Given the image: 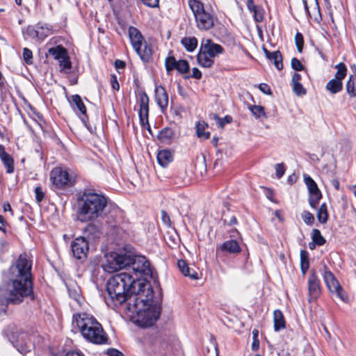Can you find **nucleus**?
<instances>
[{"mask_svg": "<svg viewBox=\"0 0 356 356\" xmlns=\"http://www.w3.org/2000/svg\"><path fill=\"white\" fill-rule=\"evenodd\" d=\"M31 263L20 254L8 272L7 280L0 285V313L6 314L9 305H19L33 300Z\"/></svg>", "mask_w": 356, "mask_h": 356, "instance_id": "obj_1", "label": "nucleus"}, {"mask_svg": "<svg viewBox=\"0 0 356 356\" xmlns=\"http://www.w3.org/2000/svg\"><path fill=\"white\" fill-rule=\"evenodd\" d=\"M149 283L134 277L130 272H122L112 276L107 282L106 291L108 297L105 301L111 307L125 304L128 306L129 299L139 292L143 291Z\"/></svg>", "mask_w": 356, "mask_h": 356, "instance_id": "obj_2", "label": "nucleus"}, {"mask_svg": "<svg viewBox=\"0 0 356 356\" xmlns=\"http://www.w3.org/2000/svg\"><path fill=\"white\" fill-rule=\"evenodd\" d=\"M153 290L150 284H146L143 291L131 296L126 307L127 314L134 319L139 326L146 327L152 326L161 314V307L152 304Z\"/></svg>", "mask_w": 356, "mask_h": 356, "instance_id": "obj_3", "label": "nucleus"}, {"mask_svg": "<svg viewBox=\"0 0 356 356\" xmlns=\"http://www.w3.org/2000/svg\"><path fill=\"white\" fill-rule=\"evenodd\" d=\"M108 200L106 196L85 190L77 199L78 218L82 222L95 220L106 215Z\"/></svg>", "mask_w": 356, "mask_h": 356, "instance_id": "obj_4", "label": "nucleus"}, {"mask_svg": "<svg viewBox=\"0 0 356 356\" xmlns=\"http://www.w3.org/2000/svg\"><path fill=\"white\" fill-rule=\"evenodd\" d=\"M72 323L88 341L95 344H102L106 341V335L102 325L92 315L87 313L75 314L73 315Z\"/></svg>", "mask_w": 356, "mask_h": 356, "instance_id": "obj_5", "label": "nucleus"}, {"mask_svg": "<svg viewBox=\"0 0 356 356\" xmlns=\"http://www.w3.org/2000/svg\"><path fill=\"white\" fill-rule=\"evenodd\" d=\"M188 5L195 18L197 28L207 31L214 26V17L209 10L205 9L203 3L198 0H188Z\"/></svg>", "mask_w": 356, "mask_h": 356, "instance_id": "obj_6", "label": "nucleus"}, {"mask_svg": "<svg viewBox=\"0 0 356 356\" xmlns=\"http://www.w3.org/2000/svg\"><path fill=\"white\" fill-rule=\"evenodd\" d=\"M129 36L133 48L139 55L140 58L148 62L152 54V49L150 45L147 44L141 34L140 31L134 26L129 28Z\"/></svg>", "mask_w": 356, "mask_h": 356, "instance_id": "obj_7", "label": "nucleus"}, {"mask_svg": "<svg viewBox=\"0 0 356 356\" xmlns=\"http://www.w3.org/2000/svg\"><path fill=\"white\" fill-rule=\"evenodd\" d=\"M130 261L129 252H111L105 255L102 268L106 272L111 273L129 266Z\"/></svg>", "mask_w": 356, "mask_h": 356, "instance_id": "obj_8", "label": "nucleus"}, {"mask_svg": "<svg viewBox=\"0 0 356 356\" xmlns=\"http://www.w3.org/2000/svg\"><path fill=\"white\" fill-rule=\"evenodd\" d=\"M4 334L8 341L20 353L24 354L30 351L31 345L27 342L26 334L20 332L15 325H8L4 330Z\"/></svg>", "mask_w": 356, "mask_h": 356, "instance_id": "obj_9", "label": "nucleus"}, {"mask_svg": "<svg viewBox=\"0 0 356 356\" xmlns=\"http://www.w3.org/2000/svg\"><path fill=\"white\" fill-rule=\"evenodd\" d=\"M50 180L56 188L70 187L75 183V175L68 168H54L50 173Z\"/></svg>", "mask_w": 356, "mask_h": 356, "instance_id": "obj_10", "label": "nucleus"}, {"mask_svg": "<svg viewBox=\"0 0 356 356\" xmlns=\"http://www.w3.org/2000/svg\"><path fill=\"white\" fill-rule=\"evenodd\" d=\"M129 258L131 261L129 266L131 267L136 277L138 278V274L140 275H152V272L150 264L144 256L136 255L129 252Z\"/></svg>", "mask_w": 356, "mask_h": 356, "instance_id": "obj_11", "label": "nucleus"}, {"mask_svg": "<svg viewBox=\"0 0 356 356\" xmlns=\"http://www.w3.org/2000/svg\"><path fill=\"white\" fill-rule=\"evenodd\" d=\"M71 251L73 257L78 260H84L89 250L88 242L85 237L76 238L71 243Z\"/></svg>", "mask_w": 356, "mask_h": 356, "instance_id": "obj_12", "label": "nucleus"}, {"mask_svg": "<svg viewBox=\"0 0 356 356\" xmlns=\"http://www.w3.org/2000/svg\"><path fill=\"white\" fill-rule=\"evenodd\" d=\"M138 102L140 109L138 111L140 122L142 126H147L149 130L150 127L148 122L149 115V97L145 92L141 90L138 93Z\"/></svg>", "mask_w": 356, "mask_h": 356, "instance_id": "obj_13", "label": "nucleus"}, {"mask_svg": "<svg viewBox=\"0 0 356 356\" xmlns=\"http://www.w3.org/2000/svg\"><path fill=\"white\" fill-rule=\"evenodd\" d=\"M323 277L330 291L332 293H335L341 300L344 302L346 301L348 297L343 292L339 282L334 277V275L330 271H326L325 272Z\"/></svg>", "mask_w": 356, "mask_h": 356, "instance_id": "obj_14", "label": "nucleus"}, {"mask_svg": "<svg viewBox=\"0 0 356 356\" xmlns=\"http://www.w3.org/2000/svg\"><path fill=\"white\" fill-rule=\"evenodd\" d=\"M200 47L213 59L215 56L222 54L224 50L221 45L213 42L209 39L203 40Z\"/></svg>", "mask_w": 356, "mask_h": 356, "instance_id": "obj_15", "label": "nucleus"}, {"mask_svg": "<svg viewBox=\"0 0 356 356\" xmlns=\"http://www.w3.org/2000/svg\"><path fill=\"white\" fill-rule=\"evenodd\" d=\"M155 99L158 106L163 111L168 105V95L164 88L161 86H158L155 88Z\"/></svg>", "mask_w": 356, "mask_h": 356, "instance_id": "obj_16", "label": "nucleus"}, {"mask_svg": "<svg viewBox=\"0 0 356 356\" xmlns=\"http://www.w3.org/2000/svg\"><path fill=\"white\" fill-rule=\"evenodd\" d=\"M177 266L184 276L189 277L192 280H197L199 278L197 273L193 268H190L185 260H178Z\"/></svg>", "mask_w": 356, "mask_h": 356, "instance_id": "obj_17", "label": "nucleus"}, {"mask_svg": "<svg viewBox=\"0 0 356 356\" xmlns=\"http://www.w3.org/2000/svg\"><path fill=\"white\" fill-rule=\"evenodd\" d=\"M156 159L159 164L165 168L173 161V155L170 150L162 149L158 152Z\"/></svg>", "mask_w": 356, "mask_h": 356, "instance_id": "obj_18", "label": "nucleus"}, {"mask_svg": "<svg viewBox=\"0 0 356 356\" xmlns=\"http://www.w3.org/2000/svg\"><path fill=\"white\" fill-rule=\"evenodd\" d=\"M0 159L6 168V172L12 173L14 170L13 159L6 152L4 147L1 145H0Z\"/></svg>", "mask_w": 356, "mask_h": 356, "instance_id": "obj_19", "label": "nucleus"}, {"mask_svg": "<svg viewBox=\"0 0 356 356\" xmlns=\"http://www.w3.org/2000/svg\"><path fill=\"white\" fill-rule=\"evenodd\" d=\"M264 52L266 58L273 62L275 67L278 70H281L283 68L282 56L279 51L270 52L267 49H264Z\"/></svg>", "mask_w": 356, "mask_h": 356, "instance_id": "obj_20", "label": "nucleus"}, {"mask_svg": "<svg viewBox=\"0 0 356 356\" xmlns=\"http://www.w3.org/2000/svg\"><path fill=\"white\" fill-rule=\"evenodd\" d=\"M197 60L198 64L202 67H211L214 63V59L204 52L201 47L197 56Z\"/></svg>", "mask_w": 356, "mask_h": 356, "instance_id": "obj_21", "label": "nucleus"}, {"mask_svg": "<svg viewBox=\"0 0 356 356\" xmlns=\"http://www.w3.org/2000/svg\"><path fill=\"white\" fill-rule=\"evenodd\" d=\"M220 250L229 254H238L241 252V248L236 240L225 241L220 246Z\"/></svg>", "mask_w": 356, "mask_h": 356, "instance_id": "obj_22", "label": "nucleus"}, {"mask_svg": "<svg viewBox=\"0 0 356 356\" xmlns=\"http://www.w3.org/2000/svg\"><path fill=\"white\" fill-rule=\"evenodd\" d=\"M83 233L89 239H95L101 235L100 227L95 223H89L84 228Z\"/></svg>", "mask_w": 356, "mask_h": 356, "instance_id": "obj_23", "label": "nucleus"}, {"mask_svg": "<svg viewBox=\"0 0 356 356\" xmlns=\"http://www.w3.org/2000/svg\"><path fill=\"white\" fill-rule=\"evenodd\" d=\"M71 104L73 109L76 112V113H79L81 115L86 114V108L79 95H74L71 97Z\"/></svg>", "mask_w": 356, "mask_h": 356, "instance_id": "obj_24", "label": "nucleus"}, {"mask_svg": "<svg viewBox=\"0 0 356 356\" xmlns=\"http://www.w3.org/2000/svg\"><path fill=\"white\" fill-rule=\"evenodd\" d=\"M273 322L274 329L275 331H279L285 328V320L282 312L277 309L273 313Z\"/></svg>", "mask_w": 356, "mask_h": 356, "instance_id": "obj_25", "label": "nucleus"}, {"mask_svg": "<svg viewBox=\"0 0 356 356\" xmlns=\"http://www.w3.org/2000/svg\"><path fill=\"white\" fill-rule=\"evenodd\" d=\"M208 125L204 121H199L196 123V134L198 138L206 140L210 137V132L205 131Z\"/></svg>", "mask_w": 356, "mask_h": 356, "instance_id": "obj_26", "label": "nucleus"}, {"mask_svg": "<svg viewBox=\"0 0 356 356\" xmlns=\"http://www.w3.org/2000/svg\"><path fill=\"white\" fill-rule=\"evenodd\" d=\"M48 54L51 55L54 59L59 60L65 58L67 54L66 49L61 45H58L55 47H51L48 49Z\"/></svg>", "mask_w": 356, "mask_h": 356, "instance_id": "obj_27", "label": "nucleus"}, {"mask_svg": "<svg viewBox=\"0 0 356 356\" xmlns=\"http://www.w3.org/2000/svg\"><path fill=\"white\" fill-rule=\"evenodd\" d=\"M181 43L186 51L192 52L197 48L198 42L195 37H185L181 39Z\"/></svg>", "mask_w": 356, "mask_h": 356, "instance_id": "obj_28", "label": "nucleus"}, {"mask_svg": "<svg viewBox=\"0 0 356 356\" xmlns=\"http://www.w3.org/2000/svg\"><path fill=\"white\" fill-rule=\"evenodd\" d=\"M343 88L342 81L332 79L326 84V89L332 94L339 92Z\"/></svg>", "mask_w": 356, "mask_h": 356, "instance_id": "obj_29", "label": "nucleus"}, {"mask_svg": "<svg viewBox=\"0 0 356 356\" xmlns=\"http://www.w3.org/2000/svg\"><path fill=\"white\" fill-rule=\"evenodd\" d=\"M174 131L169 127L161 129L158 135L159 139L163 143H168L174 137Z\"/></svg>", "mask_w": 356, "mask_h": 356, "instance_id": "obj_30", "label": "nucleus"}, {"mask_svg": "<svg viewBox=\"0 0 356 356\" xmlns=\"http://www.w3.org/2000/svg\"><path fill=\"white\" fill-rule=\"evenodd\" d=\"M300 268L303 275H305L309 267V253L305 250H302L300 251Z\"/></svg>", "mask_w": 356, "mask_h": 356, "instance_id": "obj_31", "label": "nucleus"}, {"mask_svg": "<svg viewBox=\"0 0 356 356\" xmlns=\"http://www.w3.org/2000/svg\"><path fill=\"white\" fill-rule=\"evenodd\" d=\"M42 30V26H37L36 29H35L33 26H28L26 29L25 34L31 38H38L39 40H43L44 37H46V35H42L40 33V31Z\"/></svg>", "mask_w": 356, "mask_h": 356, "instance_id": "obj_32", "label": "nucleus"}, {"mask_svg": "<svg viewBox=\"0 0 356 356\" xmlns=\"http://www.w3.org/2000/svg\"><path fill=\"white\" fill-rule=\"evenodd\" d=\"M317 219L320 223L324 224L327 221L328 213L327 205L323 203L318 208L316 213Z\"/></svg>", "mask_w": 356, "mask_h": 356, "instance_id": "obj_33", "label": "nucleus"}, {"mask_svg": "<svg viewBox=\"0 0 356 356\" xmlns=\"http://www.w3.org/2000/svg\"><path fill=\"white\" fill-rule=\"evenodd\" d=\"M67 289L70 297L81 305V296L80 295V288L76 285H70L67 286Z\"/></svg>", "mask_w": 356, "mask_h": 356, "instance_id": "obj_34", "label": "nucleus"}, {"mask_svg": "<svg viewBox=\"0 0 356 356\" xmlns=\"http://www.w3.org/2000/svg\"><path fill=\"white\" fill-rule=\"evenodd\" d=\"M347 92L352 97L356 96V76H350L346 84Z\"/></svg>", "mask_w": 356, "mask_h": 356, "instance_id": "obj_35", "label": "nucleus"}, {"mask_svg": "<svg viewBox=\"0 0 356 356\" xmlns=\"http://www.w3.org/2000/svg\"><path fill=\"white\" fill-rule=\"evenodd\" d=\"M335 67L337 70V71L335 73L334 79L342 81V80L344 79V77L346 75V72H347L346 67L343 63H340L337 64L335 66Z\"/></svg>", "mask_w": 356, "mask_h": 356, "instance_id": "obj_36", "label": "nucleus"}, {"mask_svg": "<svg viewBox=\"0 0 356 356\" xmlns=\"http://www.w3.org/2000/svg\"><path fill=\"white\" fill-rule=\"evenodd\" d=\"M58 61L60 72L68 73L72 68V63L69 59L68 55L67 54L65 58L60 59Z\"/></svg>", "mask_w": 356, "mask_h": 356, "instance_id": "obj_37", "label": "nucleus"}, {"mask_svg": "<svg viewBox=\"0 0 356 356\" xmlns=\"http://www.w3.org/2000/svg\"><path fill=\"white\" fill-rule=\"evenodd\" d=\"M325 239L321 235L320 231L316 229H313V247L315 245H323L325 243Z\"/></svg>", "mask_w": 356, "mask_h": 356, "instance_id": "obj_38", "label": "nucleus"}, {"mask_svg": "<svg viewBox=\"0 0 356 356\" xmlns=\"http://www.w3.org/2000/svg\"><path fill=\"white\" fill-rule=\"evenodd\" d=\"M177 60L173 56H168L165 59V65L167 72L169 74L171 71L176 69Z\"/></svg>", "mask_w": 356, "mask_h": 356, "instance_id": "obj_39", "label": "nucleus"}, {"mask_svg": "<svg viewBox=\"0 0 356 356\" xmlns=\"http://www.w3.org/2000/svg\"><path fill=\"white\" fill-rule=\"evenodd\" d=\"M176 70L181 74L186 73L189 70V65L186 60H179L177 62Z\"/></svg>", "mask_w": 356, "mask_h": 356, "instance_id": "obj_40", "label": "nucleus"}, {"mask_svg": "<svg viewBox=\"0 0 356 356\" xmlns=\"http://www.w3.org/2000/svg\"><path fill=\"white\" fill-rule=\"evenodd\" d=\"M252 113L257 118H259L261 116L265 115L264 108L263 106H252L250 108Z\"/></svg>", "mask_w": 356, "mask_h": 356, "instance_id": "obj_41", "label": "nucleus"}, {"mask_svg": "<svg viewBox=\"0 0 356 356\" xmlns=\"http://www.w3.org/2000/svg\"><path fill=\"white\" fill-rule=\"evenodd\" d=\"M215 119L216 120L217 125L220 128H223L225 124L230 123L232 121V118L229 115H226L223 118H220L216 115Z\"/></svg>", "mask_w": 356, "mask_h": 356, "instance_id": "obj_42", "label": "nucleus"}, {"mask_svg": "<svg viewBox=\"0 0 356 356\" xmlns=\"http://www.w3.org/2000/svg\"><path fill=\"white\" fill-rule=\"evenodd\" d=\"M321 197V193L316 183L313 180V207H314L315 202H318Z\"/></svg>", "mask_w": 356, "mask_h": 356, "instance_id": "obj_43", "label": "nucleus"}, {"mask_svg": "<svg viewBox=\"0 0 356 356\" xmlns=\"http://www.w3.org/2000/svg\"><path fill=\"white\" fill-rule=\"evenodd\" d=\"M295 42L298 52L301 53L303 49L304 40L300 33H297L295 36Z\"/></svg>", "mask_w": 356, "mask_h": 356, "instance_id": "obj_44", "label": "nucleus"}, {"mask_svg": "<svg viewBox=\"0 0 356 356\" xmlns=\"http://www.w3.org/2000/svg\"><path fill=\"white\" fill-rule=\"evenodd\" d=\"M293 90L296 95L300 96L306 94V89L302 86L300 83H295L292 84Z\"/></svg>", "mask_w": 356, "mask_h": 356, "instance_id": "obj_45", "label": "nucleus"}, {"mask_svg": "<svg viewBox=\"0 0 356 356\" xmlns=\"http://www.w3.org/2000/svg\"><path fill=\"white\" fill-rule=\"evenodd\" d=\"M253 17L257 22H261L264 19V10L260 7H257L254 10H252Z\"/></svg>", "mask_w": 356, "mask_h": 356, "instance_id": "obj_46", "label": "nucleus"}, {"mask_svg": "<svg viewBox=\"0 0 356 356\" xmlns=\"http://www.w3.org/2000/svg\"><path fill=\"white\" fill-rule=\"evenodd\" d=\"M304 179L309 192L308 202L312 206V178L309 175H304Z\"/></svg>", "mask_w": 356, "mask_h": 356, "instance_id": "obj_47", "label": "nucleus"}, {"mask_svg": "<svg viewBox=\"0 0 356 356\" xmlns=\"http://www.w3.org/2000/svg\"><path fill=\"white\" fill-rule=\"evenodd\" d=\"M23 58L26 63L31 64L33 63L32 51L28 48H24L23 49Z\"/></svg>", "mask_w": 356, "mask_h": 356, "instance_id": "obj_48", "label": "nucleus"}, {"mask_svg": "<svg viewBox=\"0 0 356 356\" xmlns=\"http://www.w3.org/2000/svg\"><path fill=\"white\" fill-rule=\"evenodd\" d=\"M291 67L296 71H301L304 70V66L301 62L296 58L291 59Z\"/></svg>", "mask_w": 356, "mask_h": 356, "instance_id": "obj_49", "label": "nucleus"}, {"mask_svg": "<svg viewBox=\"0 0 356 356\" xmlns=\"http://www.w3.org/2000/svg\"><path fill=\"white\" fill-rule=\"evenodd\" d=\"M313 298H316L320 291L319 289V282L315 278L314 275L313 274Z\"/></svg>", "mask_w": 356, "mask_h": 356, "instance_id": "obj_50", "label": "nucleus"}, {"mask_svg": "<svg viewBox=\"0 0 356 356\" xmlns=\"http://www.w3.org/2000/svg\"><path fill=\"white\" fill-rule=\"evenodd\" d=\"M276 175L278 178H281L285 172L284 165L283 163H278L275 165Z\"/></svg>", "mask_w": 356, "mask_h": 356, "instance_id": "obj_51", "label": "nucleus"}, {"mask_svg": "<svg viewBox=\"0 0 356 356\" xmlns=\"http://www.w3.org/2000/svg\"><path fill=\"white\" fill-rule=\"evenodd\" d=\"M35 198L36 200L40 202L44 198V194L42 191L41 186H37L35 189Z\"/></svg>", "mask_w": 356, "mask_h": 356, "instance_id": "obj_52", "label": "nucleus"}, {"mask_svg": "<svg viewBox=\"0 0 356 356\" xmlns=\"http://www.w3.org/2000/svg\"><path fill=\"white\" fill-rule=\"evenodd\" d=\"M141 1L150 8H157L159 3V0H141Z\"/></svg>", "mask_w": 356, "mask_h": 356, "instance_id": "obj_53", "label": "nucleus"}, {"mask_svg": "<svg viewBox=\"0 0 356 356\" xmlns=\"http://www.w3.org/2000/svg\"><path fill=\"white\" fill-rule=\"evenodd\" d=\"M259 90L264 94L271 95L272 92L270 88L266 83H260L259 86Z\"/></svg>", "mask_w": 356, "mask_h": 356, "instance_id": "obj_54", "label": "nucleus"}, {"mask_svg": "<svg viewBox=\"0 0 356 356\" xmlns=\"http://www.w3.org/2000/svg\"><path fill=\"white\" fill-rule=\"evenodd\" d=\"M302 217L305 223L307 225L311 224L312 214L309 211H304Z\"/></svg>", "mask_w": 356, "mask_h": 356, "instance_id": "obj_55", "label": "nucleus"}, {"mask_svg": "<svg viewBox=\"0 0 356 356\" xmlns=\"http://www.w3.org/2000/svg\"><path fill=\"white\" fill-rule=\"evenodd\" d=\"M0 92L1 96H6L8 92V87L3 81L0 82Z\"/></svg>", "mask_w": 356, "mask_h": 356, "instance_id": "obj_56", "label": "nucleus"}, {"mask_svg": "<svg viewBox=\"0 0 356 356\" xmlns=\"http://www.w3.org/2000/svg\"><path fill=\"white\" fill-rule=\"evenodd\" d=\"M161 218L165 225H170V217L165 211H161Z\"/></svg>", "mask_w": 356, "mask_h": 356, "instance_id": "obj_57", "label": "nucleus"}, {"mask_svg": "<svg viewBox=\"0 0 356 356\" xmlns=\"http://www.w3.org/2000/svg\"><path fill=\"white\" fill-rule=\"evenodd\" d=\"M107 354L109 356H123L122 353L117 349L110 348L107 350Z\"/></svg>", "mask_w": 356, "mask_h": 356, "instance_id": "obj_58", "label": "nucleus"}, {"mask_svg": "<svg viewBox=\"0 0 356 356\" xmlns=\"http://www.w3.org/2000/svg\"><path fill=\"white\" fill-rule=\"evenodd\" d=\"M246 5L250 12L254 10L258 7L254 4V0H246Z\"/></svg>", "mask_w": 356, "mask_h": 356, "instance_id": "obj_59", "label": "nucleus"}, {"mask_svg": "<svg viewBox=\"0 0 356 356\" xmlns=\"http://www.w3.org/2000/svg\"><path fill=\"white\" fill-rule=\"evenodd\" d=\"M111 86L113 90H118L120 88L119 83L117 80L116 76H112L111 78Z\"/></svg>", "mask_w": 356, "mask_h": 356, "instance_id": "obj_60", "label": "nucleus"}, {"mask_svg": "<svg viewBox=\"0 0 356 356\" xmlns=\"http://www.w3.org/2000/svg\"><path fill=\"white\" fill-rule=\"evenodd\" d=\"M192 77L200 79L202 77V72L196 67L193 68L192 70Z\"/></svg>", "mask_w": 356, "mask_h": 356, "instance_id": "obj_61", "label": "nucleus"}, {"mask_svg": "<svg viewBox=\"0 0 356 356\" xmlns=\"http://www.w3.org/2000/svg\"><path fill=\"white\" fill-rule=\"evenodd\" d=\"M0 230L3 232H6V222L4 218L0 215Z\"/></svg>", "mask_w": 356, "mask_h": 356, "instance_id": "obj_62", "label": "nucleus"}, {"mask_svg": "<svg viewBox=\"0 0 356 356\" xmlns=\"http://www.w3.org/2000/svg\"><path fill=\"white\" fill-rule=\"evenodd\" d=\"M115 66L117 69H123L125 67V63L122 60H117L115 62Z\"/></svg>", "mask_w": 356, "mask_h": 356, "instance_id": "obj_63", "label": "nucleus"}, {"mask_svg": "<svg viewBox=\"0 0 356 356\" xmlns=\"http://www.w3.org/2000/svg\"><path fill=\"white\" fill-rule=\"evenodd\" d=\"M297 180V177L295 174H292L288 177L287 181L289 184H293Z\"/></svg>", "mask_w": 356, "mask_h": 356, "instance_id": "obj_64", "label": "nucleus"}]
</instances>
